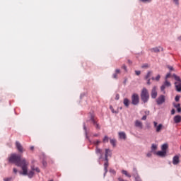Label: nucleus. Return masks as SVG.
Returning <instances> with one entry per match:
<instances>
[{"mask_svg": "<svg viewBox=\"0 0 181 181\" xmlns=\"http://www.w3.org/2000/svg\"><path fill=\"white\" fill-rule=\"evenodd\" d=\"M141 119H142L143 121L146 120V115L143 116L142 118H141Z\"/></svg>", "mask_w": 181, "mask_h": 181, "instance_id": "nucleus-45", "label": "nucleus"}, {"mask_svg": "<svg viewBox=\"0 0 181 181\" xmlns=\"http://www.w3.org/2000/svg\"><path fill=\"white\" fill-rule=\"evenodd\" d=\"M132 104L133 105H138L139 104V95L136 93H134L132 95Z\"/></svg>", "mask_w": 181, "mask_h": 181, "instance_id": "nucleus-5", "label": "nucleus"}, {"mask_svg": "<svg viewBox=\"0 0 181 181\" xmlns=\"http://www.w3.org/2000/svg\"><path fill=\"white\" fill-rule=\"evenodd\" d=\"M146 156H147V158H151V156H152V153H148L146 154Z\"/></svg>", "mask_w": 181, "mask_h": 181, "instance_id": "nucleus-37", "label": "nucleus"}, {"mask_svg": "<svg viewBox=\"0 0 181 181\" xmlns=\"http://www.w3.org/2000/svg\"><path fill=\"white\" fill-rule=\"evenodd\" d=\"M123 104L125 107H129V100L128 98H124L123 100Z\"/></svg>", "mask_w": 181, "mask_h": 181, "instance_id": "nucleus-19", "label": "nucleus"}, {"mask_svg": "<svg viewBox=\"0 0 181 181\" xmlns=\"http://www.w3.org/2000/svg\"><path fill=\"white\" fill-rule=\"evenodd\" d=\"M156 155H157V156H160V158H165V156H166V151H159L156 153Z\"/></svg>", "mask_w": 181, "mask_h": 181, "instance_id": "nucleus-13", "label": "nucleus"}, {"mask_svg": "<svg viewBox=\"0 0 181 181\" xmlns=\"http://www.w3.org/2000/svg\"><path fill=\"white\" fill-rule=\"evenodd\" d=\"M179 100H180V96H179V95H176L175 96V101H179Z\"/></svg>", "mask_w": 181, "mask_h": 181, "instance_id": "nucleus-34", "label": "nucleus"}, {"mask_svg": "<svg viewBox=\"0 0 181 181\" xmlns=\"http://www.w3.org/2000/svg\"><path fill=\"white\" fill-rule=\"evenodd\" d=\"M177 112H181V108L180 107L177 108Z\"/></svg>", "mask_w": 181, "mask_h": 181, "instance_id": "nucleus-49", "label": "nucleus"}, {"mask_svg": "<svg viewBox=\"0 0 181 181\" xmlns=\"http://www.w3.org/2000/svg\"><path fill=\"white\" fill-rule=\"evenodd\" d=\"M30 151H33V149H35V146H31L30 147Z\"/></svg>", "mask_w": 181, "mask_h": 181, "instance_id": "nucleus-48", "label": "nucleus"}, {"mask_svg": "<svg viewBox=\"0 0 181 181\" xmlns=\"http://www.w3.org/2000/svg\"><path fill=\"white\" fill-rule=\"evenodd\" d=\"M122 173L123 175H125L127 177H131V175L129 173H128V171L123 170H122Z\"/></svg>", "mask_w": 181, "mask_h": 181, "instance_id": "nucleus-22", "label": "nucleus"}, {"mask_svg": "<svg viewBox=\"0 0 181 181\" xmlns=\"http://www.w3.org/2000/svg\"><path fill=\"white\" fill-rule=\"evenodd\" d=\"M147 84L149 86L151 85V79H147Z\"/></svg>", "mask_w": 181, "mask_h": 181, "instance_id": "nucleus-47", "label": "nucleus"}, {"mask_svg": "<svg viewBox=\"0 0 181 181\" xmlns=\"http://www.w3.org/2000/svg\"><path fill=\"white\" fill-rule=\"evenodd\" d=\"M110 144L111 145H112V146H115L116 144H117V140L112 139H110Z\"/></svg>", "mask_w": 181, "mask_h": 181, "instance_id": "nucleus-26", "label": "nucleus"}, {"mask_svg": "<svg viewBox=\"0 0 181 181\" xmlns=\"http://www.w3.org/2000/svg\"><path fill=\"white\" fill-rule=\"evenodd\" d=\"M168 144H165L161 146V149L163 151H165L166 152V149H168Z\"/></svg>", "mask_w": 181, "mask_h": 181, "instance_id": "nucleus-25", "label": "nucleus"}, {"mask_svg": "<svg viewBox=\"0 0 181 181\" xmlns=\"http://www.w3.org/2000/svg\"><path fill=\"white\" fill-rule=\"evenodd\" d=\"M83 129H84L85 131H87V127H86V124L83 125Z\"/></svg>", "mask_w": 181, "mask_h": 181, "instance_id": "nucleus-50", "label": "nucleus"}, {"mask_svg": "<svg viewBox=\"0 0 181 181\" xmlns=\"http://www.w3.org/2000/svg\"><path fill=\"white\" fill-rule=\"evenodd\" d=\"M112 77L113 78H118V74H113Z\"/></svg>", "mask_w": 181, "mask_h": 181, "instance_id": "nucleus-31", "label": "nucleus"}, {"mask_svg": "<svg viewBox=\"0 0 181 181\" xmlns=\"http://www.w3.org/2000/svg\"><path fill=\"white\" fill-rule=\"evenodd\" d=\"M128 64H132V62H131V60H128Z\"/></svg>", "mask_w": 181, "mask_h": 181, "instance_id": "nucleus-51", "label": "nucleus"}, {"mask_svg": "<svg viewBox=\"0 0 181 181\" xmlns=\"http://www.w3.org/2000/svg\"><path fill=\"white\" fill-rule=\"evenodd\" d=\"M175 5H179V0H173Z\"/></svg>", "mask_w": 181, "mask_h": 181, "instance_id": "nucleus-41", "label": "nucleus"}, {"mask_svg": "<svg viewBox=\"0 0 181 181\" xmlns=\"http://www.w3.org/2000/svg\"><path fill=\"white\" fill-rule=\"evenodd\" d=\"M87 122H90V124H93V125L95 126L96 129H100V124L98 123V120L97 119V117L93 114H90V119L87 121Z\"/></svg>", "mask_w": 181, "mask_h": 181, "instance_id": "nucleus-3", "label": "nucleus"}, {"mask_svg": "<svg viewBox=\"0 0 181 181\" xmlns=\"http://www.w3.org/2000/svg\"><path fill=\"white\" fill-rule=\"evenodd\" d=\"M152 76V71H148L146 74V76H145V80H148L149 79V77H151Z\"/></svg>", "mask_w": 181, "mask_h": 181, "instance_id": "nucleus-24", "label": "nucleus"}, {"mask_svg": "<svg viewBox=\"0 0 181 181\" xmlns=\"http://www.w3.org/2000/svg\"><path fill=\"white\" fill-rule=\"evenodd\" d=\"M110 110L113 114L117 113V112L114 111V108H112V107H110Z\"/></svg>", "mask_w": 181, "mask_h": 181, "instance_id": "nucleus-40", "label": "nucleus"}, {"mask_svg": "<svg viewBox=\"0 0 181 181\" xmlns=\"http://www.w3.org/2000/svg\"><path fill=\"white\" fill-rule=\"evenodd\" d=\"M148 67H149V66L148 65V64H144L141 66L142 69H148Z\"/></svg>", "mask_w": 181, "mask_h": 181, "instance_id": "nucleus-29", "label": "nucleus"}, {"mask_svg": "<svg viewBox=\"0 0 181 181\" xmlns=\"http://www.w3.org/2000/svg\"><path fill=\"white\" fill-rule=\"evenodd\" d=\"M136 179H139V176L136 177Z\"/></svg>", "mask_w": 181, "mask_h": 181, "instance_id": "nucleus-55", "label": "nucleus"}, {"mask_svg": "<svg viewBox=\"0 0 181 181\" xmlns=\"http://www.w3.org/2000/svg\"><path fill=\"white\" fill-rule=\"evenodd\" d=\"M31 170H33L34 172H37V173H40V169L39 168H35V166L31 167Z\"/></svg>", "mask_w": 181, "mask_h": 181, "instance_id": "nucleus-21", "label": "nucleus"}, {"mask_svg": "<svg viewBox=\"0 0 181 181\" xmlns=\"http://www.w3.org/2000/svg\"><path fill=\"white\" fill-rule=\"evenodd\" d=\"M4 181H12V177H8V178H4Z\"/></svg>", "mask_w": 181, "mask_h": 181, "instance_id": "nucleus-33", "label": "nucleus"}, {"mask_svg": "<svg viewBox=\"0 0 181 181\" xmlns=\"http://www.w3.org/2000/svg\"><path fill=\"white\" fill-rule=\"evenodd\" d=\"M175 108H177H177H180V104L178 103V104L175 105Z\"/></svg>", "mask_w": 181, "mask_h": 181, "instance_id": "nucleus-43", "label": "nucleus"}, {"mask_svg": "<svg viewBox=\"0 0 181 181\" xmlns=\"http://www.w3.org/2000/svg\"><path fill=\"white\" fill-rule=\"evenodd\" d=\"M119 135V138L120 139H124L125 141V139H127V134H125V132H120L118 133Z\"/></svg>", "mask_w": 181, "mask_h": 181, "instance_id": "nucleus-16", "label": "nucleus"}, {"mask_svg": "<svg viewBox=\"0 0 181 181\" xmlns=\"http://www.w3.org/2000/svg\"><path fill=\"white\" fill-rule=\"evenodd\" d=\"M170 86H172L170 84V82L168 81V80L165 79V82L160 87L161 91H165V88H166V87H170Z\"/></svg>", "mask_w": 181, "mask_h": 181, "instance_id": "nucleus-9", "label": "nucleus"}, {"mask_svg": "<svg viewBox=\"0 0 181 181\" xmlns=\"http://www.w3.org/2000/svg\"><path fill=\"white\" fill-rule=\"evenodd\" d=\"M16 149L20 152L21 153H23L25 150L23 149V146L21 144L19 141H16Z\"/></svg>", "mask_w": 181, "mask_h": 181, "instance_id": "nucleus-6", "label": "nucleus"}, {"mask_svg": "<svg viewBox=\"0 0 181 181\" xmlns=\"http://www.w3.org/2000/svg\"><path fill=\"white\" fill-rule=\"evenodd\" d=\"M175 109H173V110H171V115H175Z\"/></svg>", "mask_w": 181, "mask_h": 181, "instance_id": "nucleus-44", "label": "nucleus"}, {"mask_svg": "<svg viewBox=\"0 0 181 181\" xmlns=\"http://www.w3.org/2000/svg\"><path fill=\"white\" fill-rule=\"evenodd\" d=\"M108 156H111V150L109 148L105 149V160H108Z\"/></svg>", "mask_w": 181, "mask_h": 181, "instance_id": "nucleus-15", "label": "nucleus"}, {"mask_svg": "<svg viewBox=\"0 0 181 181\" xmlns=\"http://www.w3.org/2000/svg\"><path fill=\"white\" fill-rule=\"evenodd\" d=\"M158 97V92L156 91V87H153L151 90V98H156Z\"/></svg>", "mask_w": 181, "mask_h": 181, "instance_id": "nucleus-12", "label": "nucleus"}, {"mask_svg": "<svg viewBox=\"0 0 181 181\" xmlns=\"http://www.w3.org/2000/svg\"><path fill=\"white\" fill-rule=\"evenodd\" d=\"M141 99L143 103H146L148 101H149V92L148 91V89L146 88H144L141 90Z\"/></svg>", "mask_w": 181, "mask_h": 181, "instance_id": "nucleus-2", "label": "nucleus"}, {"mask_svg": "<svg viewBox=\"0 0 181 181\" xmlns=\"http://www.w3.org/2000/svg\"><path fill=\"white\" fill-rule=\"evenodd\" d=\"M135 73H136V76H139V74H141L140 71H135Z\"/></svg>", "mask_w": 181, "mask_h": 181, "instance_id": "nucleus-38", "label": "nucleus"}, {"mask_svg": "<svg viewBox=\"0 0 181 181\" xmlns=\"http://www.w3.org/2000/svg\"><path fill=\"white\" fill-rule=\"evenodd\" d=\"M8 160L11 163H15L16 166L21 168L23 172L20 173L21 175L28 176L30 179H32L35 175V172L33 170L28 173L29 162L26 160V158H22V156L16 153L11 154L8 158Z\"/></svg>", "mask_w": 181, "mask_h": 181, "instance_id": "nucleus-1", "label": "nucleus"}, {"mask_svg": "<svg viewBox=\"0 0 181 181\" xmlns=\"http://www.w3.org/2000/svg\"><path fill=\"white\" fill-rule=\"evenodd\" d=\"M152 80H156V81H159V80H160V75H158L156 78L153 77Z\"/></svg>", "mask_w": 181, "mask_h": 181, "instance_id": "nucleus-28", "label": "nucleus"}, {"mask_svg": "<svg viewBox=\"0 0 181 181\" xmlns=\"http://www.w3.org/2000/svg\"><path fill=\"white\" fill-rule=\"evenodd\" d=\"M122 69H123L124 70H125V71H127V66L122 65Z\"/></svg>", "mask_w": 181, "mask_h": 181, "instance_id": "nucleus-42", "label": "nucleus"}, {"mask_svg": "<svg viewBox=\"0 0 181 181\" xmlns=\"http://www.w3.org/2000/svg\"><path fill=\"white\" fill-rule=\"evenodd\" d=\"M44 166H46V162L43 161Z\"/></svg>", "mask_w": 181, "mask_h": 181, "instance_id": "nucleus-54", "label": "nucleus"}, {"mask_svg": "<svg viewBox=\"0 0 181 181\" xmlns=\"http://www.w3.org/2000/svg\"><path fill=\"white\" fill-rule=\"evenodd\" d=\"M150 52L153 53H159V52H160V49H159V47H154L150 49Z\"/></svg>", "mask_w": 181, "mask_h": 181, "instance_id": "nucleus-18", "label": "nucleus"}, {"mask_svg": "<svg viewBox=\"0 0 181 181\" xmlns=\"http://www.w3.org/2000/svg\"><path fill=\"white\" fill-rule=\"evenodd\" d=\"M110 141V138L107 137V136H105V137L103 139V144H107Z\"/></svg>", "mask_w": 181, "mask_h": 181, "instance_id": "nucleus-23", "label": "nucleus"}, {"mask_svg": "<svg viewBox=\"0 0 181 181\" xmlns=\"http://www.w3.org/2000/svg\"><path fill=\"white\" fill-rule=\"evenodd\" d=\"M93 144L95 145H100V144H101V141L100 140H97L96 141H94Z\"/></svg>", "mask_w": 181, "mask_h": 181, "instance_id": "nucleus-30", "label": "nucleus"}, {"mask_svg": "<svg viewBox=\"0 0 181 181\" xmlns=\"http://www.w3.org/2000/svg\"><path fill=\"white\" fill-rule=\"evenodd\" d=\"M134 125L136 128H140V129H142L144 128V124H142V122L139 120H136L134 122Z\"/></svg>", "mask_w": 181, "mask_h": 181, "instance_id": "nucleus-11", "label": "nucleus"}, {"mask_svg": "<svg viewBox=\"0 0 181 181\" xmlns=\"http://www.w3.org/2000/svg\"><path fill=\"white\" fill-rule=\"evenodd\" d=\"M134 170H136V168H134Z\"/></svg>", "mask_w": 181, "mask_h": 181, "instance_id": "nucleus-57", "label": "nucleus"}, {"mask_svg": "<svg viewBox=\"0 0 181 181\" xmlns=\"http://www.w3.org/2000/svg\"><path fill=\"white\" fill-rule=\"evenodd\" d=\"M165 95H160L157 99H156V103L158 105H162L163 103H165Z\"/></svg>", "mask_w": 181, "mask_h": 181, "instance_id": "nucleus-7", "label": "nucleus"}, {"mask_svg": "<svg viewBox=\"0 0 181 181\" xmlns=\"http://www.w3.org/2000/svg\"><path fill=\"white\" fill-rule=\"evenodd\" d=\"M173 77H174V78L176 80V82L175 83L176 90H177V91H178V93H180V91H181L180 77L177 76L176 74H173Z\"/></svg>", "mask_w": 181, "mask_h": 181, "instance_id": "nucleus-4", "label": "nucleus"}, {"mask_svg": "<svg viewBox=\"0 0 181 181\" xmlns=\"http://www.w3.org/2000/svg\"><path fill=\"white\" fill-rule=\"evenodd\" d=\"M95 153L96 155L99 156V159H103V150H101V148L96 147Z\"/></svg>", "mask_w": 181, "mask_h": 181, "instance_id": "nucleus-10", "label": "nucleus"}, {"mask_svg": "<svg viewBox=\"0 0 181 181\" xmlns=\"http://www.w3.org/2000/svg\"><path fill=\"white\" fill-rule=\"evenodd\" d=\"M139 1H141V2H144V3L152 1V0H139Z\"/></svg>", "mask_w": 181, "mask_h": 181, "instance_id": "nucleus-32", "label": "nucleus"}, {"mask_svg": "<svg viewBox=\"0 0 181 181\" xmlns=\"http://www.w3.org/2000/svg\"><path fill=\"white\" fill-rule=\"evenodd\" d=\"M174 122H175V124H179L180 122H181V116L180 115L175 116Z\"/></svg>", "mask_w": 181, "mask_h": 181, "instance_id": "nucleus-17", "label": "nucleus"}, {"mask_svg": "<svg viewBox=\"0 0 181 181\" xmlns=\"http://www.w3.org/2000/svg\"><path fill=\"white\" fill-rule=\"evenodd\" d=\"M13 171L15 174L18 173V170L16 168H13Z\"/></svg>", "mask_w": 181, "mask_h": 181, "instance_id": "nucleus-46", "label": "nucleus"}, {"mask_svg": "<svg viewBox=\"0 0 181 181\" xmlns=\"http://www.w3.org/2000/svg\"><path fill=\"white\" fill-rule=\"evenodd\" d=\"M121 73V71L119 69H116L115 70V74H119Z\"/></svg>", "mask_w": 181, "mask_h": 181, "instance_id": "nucleus-35", "label": "nucleus"}, {"mask_svg": "<svg viewBox=\"0 0 181 181\" xmlns=\"http://www.w3.org/2000/svg\"><path fill=\"white\" fill-rule=\"evenodd\" d=\"M151 149L152 151H156V149H158V146H156V144H152Z\"/></svg>", "mask_w": 181, "mask_h": 181, "instance_id": "nucleus-27", "label": "nucleus"}, {"mask_svg": "<svg viewBox=\"0 0 181 181\" xmlns=\"http://www.w3.org/2000/svg\"><path fill=\"white\" fill-rule=\"evenodd\" d=\"M169 77H170V74H167V75L165 76V80H168V78H169Z\"/></svg>", "mask_w": 181, "mask_h": 181, "instance_id": "nucleus-39", "label": "nucleus"}, {"mask_svg": "<svg viewBox=\"0 0 181 181\" xmlns=\"http://www.w3.org/2000/svg\"><path fill=\"white\" fill-rule=\"evenodd\" d=\"M180 160L179 159V156H175L173 158V163L174 165H179Z\"/></svg>", "mask_w": 181, "mask_h": 181, "instance_id": "nucleus-14", "label": "nucleus"}, {"mask_svg": "<svg viewBox=\"0 0 181 181\" xmlns=\"http://www.w3.org/2000/svg\"><path fill=\"white\" fill-rule=\"evenodd\" d=\"M178 39H179V40H181V37H180Z\"/></svg>", "mask_w": 181, "mask_h": 181, "instance_id": "nucleus-56", "label": "nucleus"}, {"mask_svg": "<svg viewBox=\"0 0 181 181\" xmlns=\"http://www.w3.org/2000/svg\"><path fill=\"white\" fill-rule=\"evenodd\" d=\"M93 136L97 137V136H98V134H94Z\"/></svg>", "mask_w": 181, "mask_h": 181, "instance_id": "nucleus-53", "label": "nucleus"}, {"mask_svg": "<svg viewBox=\"0 0 181 181\" xmlns=\"http://www.w3.org/2000/svg\"><path fill=\"white\" fill-rule=\"evenodd\" d=\"M104 169H105V173H107L108 172V159L106 160V162L104 164Z\"/></svg>", "mask_w": 181, "mask_h": 181, "instance_id": "nucleus-20", "label": "nucleus"}, {"mask_svg": "<svg viewBox=\"0 0 181 181\" xmlns=\"http://www.w3.org/2000/svg\"><path fill=\"white\" fill-rule=\"evenodd\" d=\"M154 128H156V132H160L162 131V128H163V125L162 124H159L158 125V122H153Z\"/></svg>", "mask_w": 181, "mask_h": 181, "instance_id": "nucleus-8", "label": "nucleus"}, {"mask_svg": "<svg viewBox=\"0 0 181 181\" xmlns=\"http://www.w3.org/2000/svg\"><path fill=\"white\" fill-rule=\"evenodd\" d=\"M161 50H163V48H161Z\"/></svg>", "mask_w": 181, "mask_h": 181, "instance_id": "nucleus-58", "label": "nucleus"}, {"mask_svg": "<svg viewBox=\"0 0 181 181\" xmlns=\"http://www.w3.org/2000/svg\"><path fill=\"white\" fill-rule=\"evenodd\" d=\"M168 69H169L170 70H173V67H172V66H168Z\"/></svg>", "mask_w": 181, "mask_h": 181, "instance_id": "nucleus-52", "label": "nucleus"}, {"mask_svg": "<svg viewBox=\"0 0 181 181\" xmlns=\"http://www.w3.org/2000/svg\"><path fill=\"white\" fill-rule=\"evenodd\" d=\"M115 100H119V94H116Z\"/></svg>", "mask_w": 181, "mask_h": 181, "instance_id": "nucleus-36", "label": "nucleus"}]
</instances>
